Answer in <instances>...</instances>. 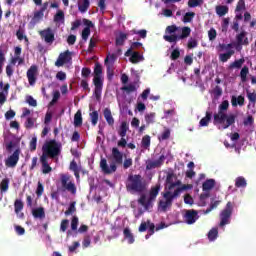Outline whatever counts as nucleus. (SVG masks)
<instances>
[{"label":"nucleus","instance_id":"nucleus-1","mask_svg":"<svg viewBox=\"0 0 256 256\" xmlns=\"http://www.w3.org/2000/svg\"><path fill=\"white\" fill-rule=\"evenodd\" d=\"M227 111H229V100H223L218 106V112L213 115V125L220 131L233 127L237 120V115L233 113L227 114Z\"/></svg>","mask_w":256,"mask_h":256},{"label":"nucleus","instance_id":"nucleus-2","mask_svg":"<svg viewBox=\"0 0 256 256\" xmlns=\"http://www.w3.org/2000/svg\"><path fill=\"white\" fill-rule=\"evenodd\" d=\"M112 159L110 166L107 164V159L100 160V169L104 175H113L117 171V165H123V153L119 151V148H112Z\"/></svg>","mask_w":256,"mask_h":256},{"label":"nucleus","instance_id":"nucleus-3","mask_svg":"<svg viewBox=\"0 0 256 256\" xmlns=\"http://www.w3.org/2000/svg\"><path fill=\"white\" fill-rule=\"evenodd\" d=\"M126 189L129 193H143L146 189L143 176L140 174H129L126 180Z\"/></svg>","mask_w":256,"mask_h":256},{"label":"nucleus","instance_id":"nucleus-4","mask_svg":"<svg viewBox=\"0 0 256 256\" xmlns=\"http://www.w3.org/2000/svg\"><path fill=\"white\" fill-rule=\"evenodd\" d=\"M94 96L97 101L101 99V93H103V67L99 62L95 63L94 66Z\"/></svg>","mask_w":256,"mask_h":256},{"label":"nucleus","instance_id":"nucleus-5","mask_svg":"<svg viewBox=\"0 0 256 256\" xmlns=\"http://www.w3.org/2000/svg\"><path fill=\"white\" fill-rule=\"evenodd\" d=\"M61 148L62 145L60 142L50 140L43 145L42 155H45L46 158L50 157V159H55V157H59V155H61Z\"/></svg>","mask_w":256,"mask_h":256},{"label":"nucleus","instance_id":"nucleus-6","mask_svg":"<svg viewBox=\"0 0 256 256\" xmlns=\"http://www.w3.org/2000/svg\"><path fill=\"white\" fill-rule=\"evenodd\" d=\"M60 183L61 188H58V191H61V193H65V191H68L72 195H76L77 186H75V183L71 181V176L67 174H62L60 176Z\"/></svg>","mask_w":256,"mask_h":256},{"label":"nucleus","instance_id":"nucleus-7","mask_svg":"<svg viewBox=\"0 0 256 256\" xmlns=\"http://www.w3.org/2000/svg\"><path fill=\"white\" fill-rule=\"evenodd\" d=\"M235 204L233 202H227L225 208L220 212V227H225L231 223V216L233 215V209Z\"/></svg>","mask_w":256,"mask_h":256},{"label":"nucleus","instance_id":"nucleus-8","mask_svg":"<svg viewBox=\"0 0 256 256\" xmlns=\"http://www.w3.org/2000/svg\"><path fill=\"white\" fill-rule=\"evenodd\" d=\"M191 35V28L189 26L182 27L181 35L173 34V35H164L163 39L168 43H177V41H181L183 39H187Z\"/></svg>","mask_w":256,"mask_h":256},{"label":"nucleus","instance_id":"nucleus-9","mask_svg":"<svg viewBox=\"0 0 256 256\" xmlns=\"http://www.w3.org/2000/svg\"><path fill=\"white\" fill-rule=\"evenodd\" d=\"M187 189H191V185L184 184L180 188H177L173 193L171 191H167L164 193L163 197L166 201H170L173 204V199H177L179 195H181V191H187Z\"/></svg>","mask_w":256,"mask_h":256},{"label":"nucleus","instance_id":"nucleus-10","mask_svg":"<svg viewBox=\"0 0 256 256\" xmlns=\"http://www.w3.org/2000/svg\"><path fill=\"white\" fill-rule=\"evenodd\" d=\"M39 35L41 39H43L45 43H47V45H53V43L55 42V31H53V28L51 27L41 30L39 32Z\"/></svg>","mask_w":256,"mask_h":256},{"label":"nucleus","instance_id":"nucleus-11","mask_svg":"<svg viewBox=\"0 0 256 256\" xmlns=\"http://www.w3.org/2000/svg\"><path fill=\"white\" fill-rule=\"evenodd\" d=\"M37 75H39V69L37 68V65L30 66L26 72V76L31 87L37 83Z\"/></svg>","mask_w":256,"mask_h":256},{"label":"nucleus","instance_id":"nucleus-12","mask_svg":"<svg viewBox=\"0 0 256 256\" xmlns=\"http://www.w3.org/2000/svg\"><path fill=\"white\" fill-rule=\"evenodd\" d=\"M19 155H21V149L17 148L6 160V167H17L19 163Z\"/></svg>","mask_w":256,"mask_h":256},{"label":"nucleus","instance_id":"nucleus-13","mask_svg":"<svg viewBox=\"0 0 256 256\" xmlns=\"http://www.w3.org/2000/svg\"><path fill=\"white\" fill-rule=\"evenodd\" d=\"M71 61V52L69 50H66L65 52H62L59 54L55 66L56 67H63L66 63H69Z\"/></svg>","mask_w":256,"mask_h":256},{"label":"nucleus","instance_id":"nucleus-14","mask_svg":"<svg viewBox=\"0 0 256 256\" xmlns=\"http://www.w3.org/2000/svg\"><path fill=\"white\" fill-rule=\"evenodd\" d=\"M199 219V213L194 210H187L185 215H184V221L187 223V225H193Z\"/></svg>","mask_w":256,"mask_h":256},{"label":"nucleus","instance_id":"nucleus-15","mask_svg":"<svg viewBox=\"0 0 256 256\" xmlns=\"http://www.w3.org/2000/svg\"><path fill=\"white\" fill-rule=\"evenodd\" d=\"M165 155H161L158 160L152 161V160H148L146 162V169L147 171H151V169H157L159 167H161V165H163L165 163Z\"/></svg>","mask_w":256,"mask_h":256},{"label":"nucleus","instance_id":"nucleus-16","mask_svg":"<svg viewBox=\"0 0 256 256\" xmlns=\"http://www.w3.org/2000/svg\"><path fill=\"white\" fill-rule=\"evenodd\" d=\"M149 231L150 235H154L155 233V224L151 222V220H147V222H142L138 228L140 233H145V231Z\"/></svg>","mask_w":256,"mask_h":256},{"label":"nucleus","instance_id":"nucleus-17","mask_svg":"<svg viewBox=\"0 0 256 256\" xmlns=\"http://www.w3.org/2000/svg\"><path fill=\"white\" fill-rule=\"evenodd\" d=\"M40 163L42 165V173L44 175H47L53 171V168L49 166V161L47 160V156H45V154L40 157Z\"/></svg>","mask_w":256,"mask_h":256},{"label":"nucleus","instance_id":"nucleus-18","mask_svg":"<svg viewBox=\"0 0 256 256\" xmlns=\"http://www.w3.org/2000/svg\"><path fill=\"white\" fill-rule=\"evenodd\" d=\"M180 182H175V174L173 172H169L166 176V185H168L169 191L171 189H175Z\"/></svg>","mask_w":256,"mask_h":256},{"label":"nucleus","instance_id":"nucleus-19","mask_svg":"<svg viewBox=\"0 0 256 256\" xmlns=\"http://www.w3.org/2000/svg\"><path fill=\"white\" fill-rule=\"evenodd\" d=\"M159 191H161V184H157L152 187L149 192L148 203H153L157 199V195H159Z\"/></svg>","mask_w":256,"mask_h":256},{"label":"nucleus","instance_id":"nucleus-20","mask_svg":"<svg viewBox=\"0 0 256 256\" xmlns=\"http://www.w3.org/2000/svg\"><path fill=\"white\" fill-rule=\"evenodd\" d=\"M237 45H249V38H247V32L243 30L236 36Z\"/></svg>","mask_w":256,"mask_h":256},{"label":"nucleus","instance_id":"nucleus-21","mask_svg":"<svg viewBox=\"0 0 256 256\" xmlns=\"http://www.w3.org/2000/svg\"><path fill=\"white\" fill-rule=\"evenodd\" d=\"M104 119H106V122L110 127H113L115 125V118H113V114L111 113V109L105 108L103 110Z\"/></svg>","mask_w":256,"mask_h":256},{"label":"nucleus","instance_id":"nucleus-22","mask_svg":"<svg viewBox=\"0 0 256 256\" xmlns=\"http://www.w3.org/2000/svg\"><path fill=\"white\" fill-rule=\"evenodd\" d=\"M213 117V112L211 111H206L205 117H203L199 121V127H209V123H211V119Z\"/></svg>","mask_w":256,"mask_h":256},{"label":"nucleus","instance_id":"nucleus-23","mask_svg":"<svg viewBox=\"0 0 256 256\" xmlns=\"http://www.w3.org/2000/svg\"><path fill=\"white\" fill-rule=\"evenodd\" d=\"M77 5L78 11H80V13H87L91 5V2L89 0H78Z\"/></svg>","mask_w":256,"mask_h":256},{"label":"nucleus","instance_id":"nucleus-24","mask_svg":"<svg viewBox=\"0 0 256 256\" xmlns=\"http://www.w3.org/2000/svg\"><path fill=\"white\" fill-rule=\"evenodd\" d=\"M231 105L232 107H237V105H239V107H243V105H245V97L243 95H239L238 97L232 96Z\"/></svg>","mask_w":256,"mask_h":256},{"label":"nucleus","instance_id":"nucleus-25","mask_svg":"<svg viewBox=\"0 0 256 256\" xmlns=\"http://www.w3.org/2000/svg\"><path fill=\"white\" fill-rule=\"evenodd\" d=\"M34 219H45V208L38 207L32 210Z\"/></svg>","mask_w":256,"mask_h":256},{"label":"nucleus","instance_id":"nucleus-26","mask_svg":"<svg viewBox=\"0 0 256 256\" xmlns=\"http://www.w3.org/2000/svg\"><path fill=\"white\" fill-rule=\"evenodd\" d=\"M124 233V239H127L129 245H133L135 243V236H133V233H131V230L129 228H125L123 230Z\"/></svg>","mask_w":256,"mask_h":256},{"label":"nucleus","instance_id":"nucleus-27","mask_svg":"<svg viewBox=\"0 0 256 256\" xmlns=\"http://www.w3.org/2000/svg\"><path fill=\"white\" fill-rule=\"evenodd\" d=\"M145 58H143V55H141L139 52L135 51L132 53V56H130L129 61L130 63H133L134 65L139 63L140 61H144Z\"/></svg>","mask_w":256,"mask_h":256},{"label":"nucleus","instance_id":"nucleus-28","mask_svg":"<svg viewBox=\"0 0 256 256\" xmlns=\"http://www.w3.org/2000/svg\"><path fill=\"white\" fill-rule=\"evenodd\" d=\"M9 183L10 180L9 178H3L2 181L0 182V193L3 195V193H7L9 191Z\"/></svg>","mask_w":256,"mask_h":256},{"label":"nucleus","instance_id":"nucleus-29","mask_svg":"<svg viewBox=\"0 0 256 256\" xmlns=\"http://www.w3.org/2000/svg\"><path fill=\"white\" fill-rule=\"evenodd\" d=\"M227 13H229V7L223 6V5L216 6V14L219 17H225V15H227Z\"/></svg>","mask_w":256,"mask_h":256},{"label":"nucleus","instance_id":"nucleus-30","mask_svg":"<svg viewBox=\"0 0 256 256\" xmlns=\"http://www.w3.org/2000/svg\"><path fill=\"white\" fill-rule=\"evenodd\" d=\"M215 187V180L214 179H207L203 184H202V189L203 191H211Z\"/></svg>","mask_w":256,"mask_h":256},{"label":"nucleus","instance_id":"nucleus-31","mask_svg":"<svg viewBox=\"0 0 256 256\" xmlns=\"http://www.w3.org/2000/svg\"><path fill=\"white\" fill-rule=\"evenodd\" d=\"M83 125V116L81 110H78L74 115V126L81 127Z\"/></svg>","mask_w":256,"mask_h":256},{"label":"nucleus","instance_id":"nucleus-32","mask_svg":"<svg viewBox=\"0 0 256 256\" xmlns=\"http://www.w3.org/2000/svg\"><path fill=\"white\" fill-rule=\"evenodd\" d=\"M243 63H245V58H240L235 60L229 65V69H241L243 67Z\"/></svg>","mask_w":256,"mask_h":256},{"label":"nucleus","instance_id":"nucleus-33","mask_svg":"<svg viewBox=\"0 0 256 256\" xmlns=\"http://www.w3.org/2000/svg\"><path fill=\"white\" fill-rule=\"evenodd\" d=\"M125 41H127V34L121 32L117 37H116V45L121 47L125 45Z\"/></svg>","mask_w":256,"mask_h":256},{"label":"nucleus","instance_id":"nucleus-34","mask_svg":"<svg viewBox=\"0 0 256 256\" xmlns=\"http://www.w3.org/2000/svg\"><path fill=\"white\" fill-rule=\"evenodd\" d=\"M235 187L237 188H245L247 187V180H245V177L239 176L235 180Z\"/></svg>","mask_w":256,"mask_h":256},{"label":"nucleus","instance_id":"nucleus-35","mask_svg":"<svg viewBox=\"0 0 256 256\" xmlns=\"http://www.w3.org/2000/svg\"><path fill=\"white\" fill-rule=\"evenodd\" d=\"M235 54V51L230 50L226 53L220 54L219 59L222 63H227L228 59H231V56Z\"/></svg>","mask_w":256,"mask_h":256},{"label":"nucleus","instance_id":"nucleus-36","mask_svg":"<svg viewBox=\"0 0 256 256\" xmlns=\"http://www.w3.org/2000/svg\"><path fill=\"white\" fill-rule=\"evenodd\" d=\"M138 203L140 205H142V207H145V209H149V207H153V203L149 202V200H146L145 195H142L139 199H138Z\"/></svg>","mask_w":256,"mask_h":256},{"label":"nucleus","instance_id":"nucleus-37","mask_svg":"<svg viewBox=\"0 0 256 256\" xmlns=\"http://www.w3.org/2000/svg\"><path fill=\"white\" fill-rule=\"evenodd\" d=\"M127 131H129V124L127 122H122L120 125V130H119V136L120 137H125L127 135Z\"/></svg>","mask_w":256,"mask_h":256},{"label":"nucleus","instance_id":"nucleus-38","mask_svg":"<svg viewBox=\"0 0 256 256\" xmlns=\"http://www.w3.org/2000/svg\"><path fill=\"white\" fill-rule=\"evenodd\" d=\"M171 205L173 204L170 202V200H166V201L160 200L158 207L161 211L165 212L167 211L168 207H171Z\"/></svg>","mask_w":256,"mask_h":256},{"label":"nucleus","instance_id":"nucleus-39","mask_svg":"<svg viewBox=\"0 0 256 256\" xmlns=\"http://www.w3.org/2000/svg\"><path fill=\"white\" fill-rule=\"evenodd\" d=\"M247 75H249V67L244 66L240 71V79L242 83H245L247 81Z\"/></svg>","mask_w":256,"mask_h":256},{"label":"nucleus","instance_id":"nucleus-40","mask_svg":"<svg viewBox=\"0 0 256 256\" xmlns=\"http://www.w3.org/2000/svg\"><path fill=\"white\" fill-rule=\"evenodd\" d=\"M218 235H219V230L217 228H212L208 232V239H209V241H215V239H217Z\"/></svg>","mask_w":256,"mask_h":256},{"label":"nucleus","instance_id":"nucleus-41","mask_svg":"<svg viewBox=\"0 0 256 256\" xmlns=\"http://www.w3.org/2000/svg\"><path fill=\"white\" fill-rule=\"evenodd\" d=\"M54 21L55 23L65 21V12H63V10H58L57 13L54 15Z\"/></svg>","mask_w":256,"mask_h":256},{"label":"nucleus","instance_id":"nucleus-42","mask_svg":"<svg viewBox=\"0 0 256 256\" xmlns=\"http://www.w3.org/2000/svg\"><path fill=\"white\" fill-rule=\"evenodd\" d=\"M171 137V130H169L168 128H166L163 133L158 136V140L159 141H167V139H169Z\"/></svg>","mask_w":256,"mask_h":256},{"label":"nucleus","instance_id":"nucleus-43","mask_svg":"<svg viewBox=\"0 0 256 256\" xmlns=\"http://www.w3.org/2000/svg\"><path fill=\"white\" fill-rule=\"evenodd\" d=\"M23 207H24L23 201L19 199L15 200L14 202L15 213H21V211H23Z\"/></svg>","mask_w":256,"mask_h":256},{"label":"nucleus","instance_id":"nucleus-44","mask_svg":"<svg viewBox=\"0 0 256 256\" xmlns=\"http://www.w3.org/2000/svg\"><path fill=\"white\" fill-rule=\"evenodd\" d=\"M142 147H143L144 149H149V147H151V136L145 135V136L142 138Z\"/></svg>","mask_w":256,"mask_h":256},{"label":"nucleus","instance_id":"nucleus-45","mask_svg":"<svg viewBox=\"0 0 256 256\" xmlns=\"http://www.w3.org/2000/svg\"><path fill=\"white\" fill-rule=\"evenodd\" d=\"M90 119H91L92 125L95 127V125H97V123L99 121V112H97V110H95L92 113H90Z\"/></svg>","mask_w":256,"mask_h":256},{"label":"nucleus","instance_id":"nucleus-46","mask_svg":"<svg viewBox=\"0 0 256 256\" xmlns=\"http://www.w3.org/2000/svg\"><path fill=\"white\" fill-rule=\"evenodd\" d=\"M3 65H5V52L3 47L0 46V75L3 73Z\"/></svg>","mask_w":256,"mask_h":256},{"label":"nucleus","instance_id":"nucleus-47","mask_svg":"<svg viewBox=\"0 0 256 256\" xmlns=\"http://www.w3.org/2000/svg\"><path fill=\"white\" fill-rule=\"evenodd\" d=\"M195 17V12H187L182 21L183 23H191V21H193V18Z\"/></svg>","mask_w":256,"mask_h":256},{"label":"nucleus","instance_id":"nucleus-48","mask_svg":"<svg viewBox=\"0 0 256 256\" xmlns=\"http://www.w3.org/2000/svg\"><path fill=\"white\" fill-rule=\"evenodd\" d=\"M76 202H71L68 209L65 211V215L69 216V215H73V213H76L77 208L75 207Z\"/></svg>","mask_w":256,"mask_h":256},{"label":"nucleus","instance_id":"nucleus-49","mask_svg":"<svg viewBox=\"0 0 256 256\" xmlns=\"http://www.w3.org/2000/svg\"><path fill=\"white\" fill-rule=\"evenodd\" d=\"M212 93H213L215 99H219V97H221V95H223V88H221V86L217 85L212 90Z\"/></svg>","mask_w":256,"mask_h":256},{"label":"nucleus","instance_id":"nucleus-50","mask_svg":"<svg viewBox=\"0 0 256 256\" xmlns=\"http://www.w3.org/2000/svg\"><path fill=\"white\" fill-rule=\"evenodd\" d=\"M155 117H156V114L155 112H151L149 114H146L145 115V121L148 125H151V123H155Z\"/></svg>","mask_w":256,"mask_h":256},{"label":"nucleus","instance_id":"nucleus-51","mask_svg":"<svg viewBox=\"0 0 256 256\" xmlns=\"http://www.w3.org/2000/svg\"><path fill=\"white\" fill-rule=\"evenodd\" d=\"M179 31V27L177 25H170L166 27L165 33L168 35H174L173 33H177Z\"/></svg>","mask_w":256,"mask_h":256},{"label":"nucleus","instance_id":"nucleus-52","mask_svg":"<svg viewBox=\"0 0 256 256\" xmlns=\"http://www.w3.org/2000/svg\"><path fill=\"white\" fill-rule=\"evenodd\" d=\"M77 227H79V217L73 216L71 220L72 231H77Z\"/></svg>","mask_w":256,"mask_h":256},{"label":"nucleus","instance_id":"nucleus-53","mask_svg":"<svg viewBox=\"0 0 256 256\" xmlns=\"http://www.w3.org/2000/svg\"><path fill=\"white\" fill-rule=\"evenodd\" d=\"M221 203V201H219V200H216V201H214V202H211V204H210V207L209 208H207L206 210H205V215H207L208 213H211V211H212V209H216V207H219V204Z\"/></svg>","mask_w":256,"mask_h":256},{"label":"nucleus","instance_id":"nucleus-54","mask_svg":"<svg viewBox=\"0 0 256 256\" xmlns=\"http://www.w3.org/2000/svg\"><path fill=\"white\" fill-rule=\"evenodd\" d=\"M241 11H245V0H239L236 5L235 13H239Z\"/></svg>","mask_w":256,"mask_h":256},{"label":"nucleus","instance_id":"nucleus-55","mask_svg":"<svg viewBox=\"0 0 256 256\" xmlns=\"http://www.w3.org/2000/svg\"><path fill=\"white\" fill-rule=\"evenodd\" d=\"M203 3V0H189L188 1V7L195 8L201 6Z\"/></svg>","mask_w":256,"mask_h":256},{"label":"nucleus","instance_id":"nucleus-56","mask_svg":"<svg viewBox=\"0 0 256 256\" xmlns=\"http://www.w3.org/2000/svg\"><path fill=\"white\" fill-rule=\"evenodd\" d=\"M59 97H61V93H59V91L54 92L53 98H52L51 102L49 103V106L53 107V105H55V103L57 101H59Z\"/></svg>","mask_w":256,"mask_h":256},{"label":"nucleus","instance_id":"nucleus-57","mask_svg":"<svg viewBox=\"0 0 256 256\" xmlns=\"http://www.w3.org/2000/svg\"><path fill=\"white\" fill-rule=\"evenodd\" d=\"M67 227H69V220L63 219L60 224V231L65 233V231H67Z\"/></svg>","mask_w":256,"mask_h":256},{"label":"nucleus","instance_id":"nucleus-58","mask_svg":"<svg viewBox=\"0 0 256 256\" xmlns=\"http://www.w3.org/2000/svg\"><path fill=\"white\" fill-rule=\"evenodd\" d=\"M30 151H37V137H33L29 143Z\"/></svg>","mask_w":256,"mask_h":256},{"label":"nucleus","instance_id":"nucleus-59","mask_svg":"<svg viewBox=\"0 0 256 256\" xmlns=\"http://www.w3.org/2000/svg\"><path fill=\"white\" fill-rule=\"evenodd\" d=\"M91 35V29L89 28H84L82 30V39L83 41H87L89 39V36Z\"/></svg>","mask_w":256,"mask_h":256},{"label":"nucleus","instance_id":"nucleus-60","mask_svg":"<svg viewBox=\"0 0 256 256\" xmlns=\"http://www.w3.org/2000/svg\"><path fill=\"white\" fill-rule=\"evenodd\" d=\"M26 102L28 103V105H30V107H37V100H35L33 96H27Z\"/></svg>","mask_w":256,"mask_h":256},{"label":"nucleus","instance_id":"nucleus-61","mask_svg":"<svg viewBox=\"0 0 256 256\" xmlns=\"http://www.w3.org/2000/svg\"><path fill=\"white\" fill-rule=\"evenodd\" d=\"M247 99L249 100L250 103H252L253 105H255L256 103V93H251V92H247Z\"/></svg>","mask_w":256,"mask_h":256},{"label":"nucleus","instance_id":"nucleus-62","mask_svg":"<svg viewBox=\"0 0 256 256\" xmlns=\"http://www.w3.org/2000/svg\"><path fill=\"white\" fill-rule=\"evenodd\" d=\"M197 45H199V43L197 42L196 39L190 38L188 40V49H195V47H197Z\"/></svg>","mask_w":256,"mask_h":256},{"label":"nucleus","instance_id":"nucleus-63","mask_svg":"<svg viewBox=\"0 0 256 256\" xmlns=\"http://www.w3.org/2000/svg\"><path fill=\"white\" fill-rule=\"evenodd\" d=\"M43 191H45V188L43 187V184L41 182H38V186H37V189H36L37 197H41V195H43Z\"/></svg>","mask_w":256,"mask_h":256},{"label":"nucleus","instance_id":"nucleus-64","mask_svg":"<svg viewBox=\"0 0 256 256\" xmlns=\"http://www.w3.org/2000/svg\"><path fill=\"white\" fill-rule=\"evenodd\" d=\"M81 75L84 79H87L91 75V69L87 67L82 68Z\"/></svg>","mask_w":256,"mask_h":256}]
</instances>
